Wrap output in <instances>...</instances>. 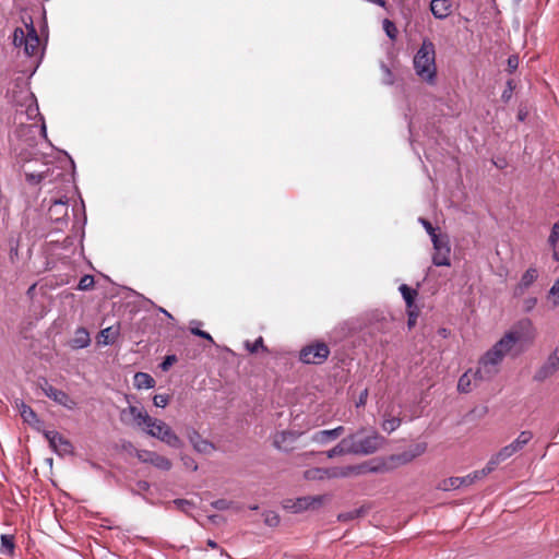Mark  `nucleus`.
Segmentation results:
<instances>
[{
	"label": "nucleus",
	"instance_id": "13d9d810",
	"mask_svg": "<svg viewBox=\"0 0 559 559\" xmlns=\"http://www.w3.org/2000/svg\"><path fill=\"white\" fill-rule=\"evenodd\" d=\"M554 259L555 260H559V255H558V252L556 250H554V254H552Z\"/></svg>",
	"mask_w": 559,
	"mask_h": 559
},
{
	"label": "nucleus",
	"instance_id": "5701e85b",
	"mask_svg": "<svg viewBox=\"0 0 559 559\" xmlns=\"http://www.w3.org/2000/svg\"><path fill=\"white\" fill-rule=\"evenodd\" d=\"M91 343L90 333L85 328H79L75 331L74 337L71 341V346L73 348H84L87 347Z\"/></svg>",
	"mask_w": 559,
	"mask_h": 559
},
{
	"label": "nucleus",
	"instance_id": "37998d69",
	"mask_svg": "<svg viewBox=\"0 0 559 559\" xmlns=\"http://www.w3.org/2000/svg\"><path fill=\"white\" fill-rule=\"evenodd\" d=\"M234 502L227 499H218L212 503V506L217 510H228L233 508Z\"/></svg>",
	"mask_w": 559,
	"mask_h": 559
},
{
	"label": "nucleus",
	"instance_id": "bb28decb",
	"mask_svg": "<svg viewBox=\"0 0 559 559\" xmlns=\"http://www.w3.org/2000/svg\"><path fill=\"white\" fill-rule=\"evenodd\" d=\"M399 289H400V292H401V294H402V296H403V298H404V300L406 302L407 309L415 308L414 301H415V298L418 295L417 290L411 288L406 284H402Z\"/></svg>",
	"mask_w": 559,
	"mask_h": 559
},
{
	"label": "nucleus",
	"instance_id": "5fc2aeb1",
	"mask_svg": "<svg viewBox=\"0 0 559 559\" xmlns=\"http://www.w3.org/2000/svg\"><path fill=\"white\" fill-rule=\"evenodd\" d=\"M415 450H416V452L413 456L420 455L426 451V444L425 443L416 444Z\"/></svg>",
	"mask_w": 559,
	"mask_h": 559
},
{
	"label": "nucleus",
	"instance_id": "2f4dec72",
	"mask_svg": "<svg viewBox=\"0 0 559 559\" xmlns=\"http://www.w3.org/2000/svg\"><path fill=\"white\" fill-rule=\"evenodd\" d=\"M245 347L251 354H255L259 349H261L265 353L269 352L267 347L264 345V341H263L262 336H259L253 343L246 341Z\"/></svg>",
	"mask_w": 559,
	"mask_h": 559
},
{
	"label": "nucleus",
	"instance_id": "aec40b11",
	"mask_svg": "<svg viewBox=\"0 0 559 559\" xmlns=\"http://www.w3.org/2000/svg\"><path fill=\"white\" fill-rule=\"evenodd\" d=\"M49 217L56 222L68 216V201L55 200L48 210Z\"/></svg>",
	"mask_w": 559,
	"mask_h": 559
},
{
	"label": "nucleus",
	"instance_id": "9d476101",
	"mask_svg": "<svg viewBox=\"0 0 559 559\" xmlns=\"http://www.w3.org/2000/svg\"><path fill=\"white\" fill-rule=\"evenodd\" d=\"M432 245L435 250L432 255V263L437 266H450L451 246L448 235L435 237V239H432Z\"/></svg>",
	"mask_w": 559,
	"mask_h": 559
},
{
	"label": "nucleus",
	"instance_id": "a211bd4d",
	"mask_svg": "<svg viewBox=\"0 0 559 559\" xmlns=\"http://www.w3.org/2000/svg\"><path fill=\"white\" fill-rule=\"evenodd\" d=\"M188 439L193 449L200 453L209 454L215 450L214 444L209 440L203 439L201 435L194 429L188 431Z\"/></svg>",
	"mask_w": 559,
	"mask_h": 559
},
{
	"label": "nucleus",
	"instance_id": "72a5a7b5",
	"mask_svg": "<svg viewBox=\"0 0 559 559\" xmlns=\"http://www.w3.org/2000/svg\"><path fill=\"white\" fill-rule=\"evenodd\" d=\"M306 480H324L323 467H312L304 472Z\"/></svg>",
	"mask_w": 559,
	"mask_h": 559
},
{
	"label": "nucleus",
	"instance_id": "09e8293b",
	"mask_svg": "<svg viewBox=\"0 0 559 559\" xmlns=\"http://www.w3.org/2000/svg\"><path fill=\"white\" fill-rule=\"evenodd\" d=\"M408 313V326L412 328L416 324V319L418 317V309L417 307L407 309Z\"/></svg>",
	"mask_w": 559,
	"mask_h": 559
},
{
	"label": "nucleus",
	"instance_id": "c03bdc74",
	"mask_svg": "<svg viewBox=\"0 0 559 559\" xmlns=\"http://www.w3.org/2000/svg\"><path fill=\"white\" fill-rule=\"evenodd\" d=\"M169 402V396L166 394H156L153 397V403L156 407H165Z\"/></svg>",
	"mask_w": 559,
	"mask_h": 559
},
{
	"label": "nucleus",
	"instance_id": "052dcab7",
	"mask_svg": "<svg viewBox=\"0 0 559 559\" xmlns=\"http://www.w3.org/2000/svg\"><path fill=\"white\" fill-rule=\"evenodd\" d=\"M221 554L222 555H226L227 557H229L228 554L224 549H221Z\"/></svg>",
	"mask_w": 559,
	"mask_h": 559
},
{
	"label": "nucleus",
	"instance_id": "cd10ccee",
	"mask_svg": "<svg viewBox=\"0 0 559 559\" xmlns=\"http://www.w3.org/2000/svg\"><path fill=\"white\" fill-rule=\"evenodd\" d=\"M20 414L23 420L29 425L39 423L36 413L32 409L31 406L24 403H22L20 406Z\"/></svg>",
	"mask_w": 559,
	"mask_h": 559
},
{
	"label": "nucleus",
	"instance_id": "bf43d9fd",
	"mask_svg": "<svg viewBox=\"0 0 559 559\" xmlns=\"http://www.w3.org/2000/svg\"><path fill=\"white\" fill-rule=\"evenodd\" d=\"M162 312H164L166 316L170 317V314H169V312H167V310L162 309Z\"/></svg>",
	"mask_w": 559,
	"mask_h": 559
},
{
	"label": "nucleus",
	"instance_id": "e433bc0d",
	"mask_svg": "<svg viewBox=\"0 0 559 559\" xmlns=\"http://www.w3.org/2000/svg\"><path fill=\"white\" fill-rule=\"evenodd\" d=\"M94 284H95L94 276L86 274L81 277V280L78 284V289L83 290V292L90 290L94 287Z\"/></svg>",
	"mask_w": 559,
	"mask_h": 559
},
{
	"label": "nucleus",
	"instance_id": "7c9ffc66",
	"mask_svg": "<svg viewBox=\"0 0 559 559\" xmlns=\"http://www.w3.org/2000/svg\"><path fill=\"white\" fill-rule=\"evenodd\" d=\"M366 511H367L366 508L360 507L358 509H354L348 512L340 513L337 519H338V521H342V522L353 521V520L359 519L361 516V514L366 513Z\"/></svg>",
	"mask_w": 559,
	"mask_h": 559
},
{
	"label": "nucleus",
	"instance_id": "c9c22d12",
	"mask_svg": "<svg viewBox=\"0 0 559 559\" xmlns=\"http://www.w3.org/2000/svg\"><path fill=\"white\" fill-rule=\"evenodd\" d=\"M401 425V419L397 418V417H390V418H384L383 423H382V428L384 431L386 432H393L394 430H396Z\"/></svg>",
	"mask_w": 559,
	"mask_h": 559
},
{
	"label": "nucleus",
	"instance_id": "603ef678",
	"mask_svg": "<svg viewBox=\"0 0 559 559\" xmlns=\"http://www.w3.org/2000/svg\"><path fill=\"white\" fill-rule=\"evenodd\" d=\"M519 66V59L516 56H510L508 58V69L510 72H513L514 70H516Z\"/></svg>",
	"mask_w": 559,
	"mask_h": 559
},
{
	"label": "nucleus",
	"instance_id": "f03ea898",
	"mask_svg": "<svg viewBox=\"0 0 559 559\" xmlns=\"http://www.w3.org/2000/svg\"><path fill=\"white\" fill-rule=\"evenodd\" d=\"M385 442L383 436L372 428L360 427L348 433L346 437L330 450L325 451L328 459L343 455L366 456L376 453Z\"/></svg>",
	"mask_w": 559,
	"mask_h": 559
},
{
	"label": "nucleus",
	"instance_id": "79ce46f5",
	"mask_svg": "<svg viewBox=\"0 0 559 559\" xmlns=\"http://www.w3.org/2000/svg\"><path fill=\"white\" fill-rule=\"evenodd\" d=\"M549 297H554L552 305L555 307L559 305V278L551 286L549 290Z\"/></svg>",
	"mask_w": 559,
	"mask_h": 559
},
{
	"label": "nucleus",
	"instance_id": "a18cd8bd",
	"mask_svg": "<svg viewBox=\"0 0 559 559\" xmlns=\"http://www.w3.org/2000/svg\"><path fill=\"white\" fill-rule=\"evenodd\" d=\"M536 304H537V298H535V297L525 298L523 301V311L524 312L532 311L535 308Z\"/></svg>",
	"mask_w": 559,
	"mask_h": 559
},
{
	"label": "nucleus",
	"instance_id": "4d7b16f0",
	"mask_svg": "<svg viewBox=\"0 0 559 559\" xmlns=\"http://www.w3.org/2000/svg\"><path fill=\"white\" fill-rule=\"evenodd\" d=\"M207 546H210L213 549L218 547L216 542H214L213 539L207 540Z\"/></svg>",
	"mask_w": 559,
	"mask_h": 559
},
{
	"label": "nucleus",
	"instance_id": "39448f33",
	"mask_svg": "<svg viewBox=\"0 0 559 559\" xmlns=\"http://www.w3.org/2000/svg\"><path fill=\"white\" fill-rule=\"evenodd\" d=\"M331 500L330 495L305 496L283 501V508L292 513L319 510Z\"/></svg>",
	"mask_w": 559,
	"mask_h": 559
},
{
	"label": "nucleus",
	"instance_id": "f3484780",
	"mask_svg": "<svg viewBox=\"0 0 559 559\" xmlns=\"http://www.w3.org/2000/svg\"><path fill=\"white\" fill-rule=\"evenodd\" d=\"M538 277V271L536 267H528L525 273L521 276V280L520 282L515 285L514 289H513V295L514 297H520L522 295H524V293L526 292V289H528L531 287V285H533V283L537 280Z\"/></svg>",
	"mask_w": 559,
	"mask_h": 559
},
{
	"label": "nucleus",
	"instance_id": "1a4fd4ad",
	"mask_svg": "<svg viewBox=\"0 0 559 559\" xmlns=\"http://www.w3.org/2000/svg\"><path fill=\"white\" fill-rule=\"evenodd\" d=\"M330 353V348L325 343L314 342L301 348L299 359L304 364L321 365L329 358Z\"/></svg>",
	"mask_w": 559,
	"mask_h": 559
},
{
	"label": "nucleus",
	"instance_id": "a19ab883",
	"mask_svg": "<svg viewBox=\"0 0 559 559\" xmlns=\"http://www.w3.org/2000/svg\"><path fill=\"white\" fill-rule=\"evenodd\" d=\"M420 223L423 224V226L425 227L426 231L431 237V240L435 239V237H441V236L444 235V234H437L436 229L433 228V226L431 225V223L429 221H427L425 218H420Z\"/></svg>",
	"mask_w": 559,
	"mask_h": 559
},
{
	"label": "nucleus",
	"instance_id": "393cba45",
	"mask_svg": "<svg viewBox=\"0 0 559 559\" xmlns=\"http://www.w3.org/2000/svg\"><path fill=\"white\" fill-rule=\"evenodd\" d=\"M133 384L136 389H152L155 385L154 378L145 372H136L134 374Z\"/></svg>",
	"mask_w": 559,
	"mask_h": 559
},
{
	"label": "nucleus",
	"instance_id": "20e7f679",
	"mask_svg": "<svg viewBox=\"0 0 559 559\" xmlns=\"http://www.w3.org/2000/svg\"><path fill=\"white\" fill-rule=\"evenodd\" d=\"M533 439V432L530 430L521 431L520 435L511 443L501 448L497 453L490 456L488 464L492 471L497 466L522 451Z\"/></svg>",
	"mask_w": 559,
	"mask_h": 559
},
{
	"label": "nucleus",
	"instance_id": "412c9836",
	"mask_svg": "<svg viewBox=\"0 0 559 559\" xmlns=\"http://www.w3.org/2000/svg\"><path fill=\"white\" fill-rule=\"evenodd\" d=\"M450 9L449 0H432L430 3L431 13L436 19H445L450 14Z\"/></svg>",
	"mask_w": 559,
	"mask_h": 559
},
{
	"label": "nucleus",
	"instance_id": "ddd939ff",
	"mask_svg": "<svg viewBox=\"0 0 559 559\" xmlns=\"http://www.w3.org/2000/svg\"><path fill=\"white\" fill-rule=\"evenodd\" d=\"M136 457L139 459V461L152 464L153 466L162 471H169L173 466V463L169 459L154 451L139 450L136 451Z\"/></svg>",
	"mask_w": 559,
	"mask_h": 559
},
{
	"label": "nucleus",
	"instance_id": "6e6552de",
	"mask_svg": "<svg viewBox=\"0 0 559 559\" xmlns=\"http://www.w3.org/2000/svg\"><path fill=\"white\" fill-rule=\"evenodd\" d=\"M491 472V467L487 463L486 466L481 469L474 471L473 473L463 476V477H450L448 479H444L439 488L442 490H452V489H459L461 487H467L474 484L477 480H480L485 478L487 475H489Z\"/></svg>",
	"mask_w": 559,
	"mask_h": 559
},
{
	"label": "nucleus",
	"instance_id": "f8f14e48",
	"mask_svg": "<svg viewBox=\"0 0 559 559\" xmlns=\"http://www.w3.org/2000/svg\"><path fill=\"white\" fill-rule=\"evenodd\" d=\"M559 371V346L547 357L545 362L535 371L533 379L543 382Z\"/></svg>",
	"mask_w": 559,
	"mask_h": 559
},
{
	"label": "nucleus",
	"instance_id": "864d4df0",
	"mask_svg": "<svg viewBox=\"0 0 559 559\" xmlns=\"http://www.w3.org/2000/svg\"><path fill=\"white\" fill-rule=\"evenodd\" d=\"M367 396H368V390H364L359 396V401L357 403V406H361V405H365L366 403V400H367Z\"/></svg>",
	"mask_w": 559,
	"mask_h": 559
},
{
	"label": "nucleus",
	"instance_id": "9b49d317",
	"mask_svg": "<svg viewBox=\"0 0 559 559\" xmlns=\"http://www.w3.org/2000/svg\"><path fill=\"white\" fill-rule=\"evenodd\" d=\"M38 385L47 397L68 409H73L76 406V403L64 391L52 386L47 379L39 381Z\"/></svg>",
	"mask_w": 559,
	"mask_h": 559
},
{
	"label": "nucleus",
	"instance_id": "58836bf2",
	"mask_svg": "<svg viewBox=\"0 0 559 559\" xmlns=\"http://www.w3.org/2000/svg\"><path fill=\"white\" fill-rule=\"evenodd\" d=\"M559 240V223H555L548 237V243L555 249Z\"/></svg>",
	"mask_w": 559,
	"mask_h": 559
},
{
	"label": "nucleus",
	"instance_id": "2eb2a0df",
	"mask_svg": "<svg viewBox=\"0 0 559 559\" xmlns=\"http://www.w3.org/2000/svg\"><path fill=\"white\" fill-rule=\"evenodd\" d=\"M120 417L124 423H127L129 418L133 419L135 425L141 428H144L152 418L144 408L133 405H130L128 408H123L120 413Z\"/></svg>",
	"mask_w": 559,
	"mask_h": 559
},
{
	"label": "nucleus",
	"instance_id": "de8ad7c7",
	"mask_svg": "<svg viewBox=\"0 0 559 559\" xmlns=\"http://www.w3.org/2000/svg\"><path fill=\"white\" fill-rule=\"evenodd\" d=\"M176 361H177V357L175 355H168L165 357L164 361L160 364V368L164 371H167Z\"/></svg>",
	"mask_w": 559,
	"mask_h": 559
},
{
	"label": "nucleus",
	"instance_id": "ea45409f",
	"mask_svg": "<svg viewBox=\"0 0 559 559\" xmlns=\"http://www.w3.org/2000/svg\"><path fill=\"white\" fill-rule=\"evenodd\" d=\"M25 177L27 182L36 185L39 183L45 178V173H25Z\"/></svg>",
	"mask_w": 559,
	"mask_h": 559
},
{
	"label": "nucleus",
	"instance_id": "f704fd0d",
	"mask_svg": "<svg viewBox=\"0 0 559 559\" xmlns=\"http://www.w3.org/2000/svg\"><path fill=\"white\" fill-rule=\"evenodd\" d=\"M383 31L385 32L386 36L391 40H395L396 39L399 31H397V27L394 24V22H392L389 19H384L383 20Z\"/></svg>",
	"mask_w": 559,
	"mask_h": 559
},
{
	"label": "nucleus",
	"instance_id": "473e14b6",
	"mask_svg": "<svg viewBox=\"0 0 559 559\" xmlns=\"http://www.w3.org/2000/svg\"><path fill=\"white\" fill-rule=\"evenodd\" d=\"M28 27H29V24H26V31H24L21 27H17V28L14 29V33H13V44L16 47L24 46V43H25V40L28 37Z\"/></svg>",
	"mask_w": 559,
	"mask_h": 559
},
{
	"label": "nucleus",
	"instance_id": "a878e982",
	"mask_svg": "<svg viewBox=\"0 0 559 559\" xmlns=\"http://www.w3.org/2000/svg\"><path fill=\"white\" fill-rule=\"evenodd\" d=\"M118 333V329L112 326L103 329L98 335V343L103 345L112 344L116 341Z\"/></svg>",
	"mask_w": 559,
	"mask_h": 559
},
{
	"label": "nucleus",
	"instance_id": "6e6d98bb",
	"mask_svg": "<svg viewBox=\"0 0 559 559\" xmlns=\"http://www.w3.org/2000/svg\"><path fill=\"white\" fill-rule=\"evenodd\" d=\"M175 503L178 504L179 507L189 506V502L187 500H176Z\"/></svg>",
	"mask_w": 559,
	"mask_h": 559
},
{
	"label": "nucleus",
	"instance_id": "8fccbe9b",
	"mask_svg": "<svg viewBox=\"0 0 559 559\" xmlns=\"http://www.w3.org/2000/svg\"><path fill=\"white\" fill-rule=\"evenodd\" d=\"M280 522V518L276 512L269 511L265 513V524H277Z\"/></svg>",
	"mask_w": 559,
	"mask_h": 559
},
{
	"label": "nucleus",
	"instance_id": "4468645a",
	"mask_svg": "<svg viewBox=\"0 0 559 559\" xmlns=\"http://www.w3.org/2000/svg\"><path fill=\"white\" fill-rule=\"evenodd\" d=\"M344 432V426H337L333 429L318 430L310 436V441L318 445H328L337 440Z\"/></svg>",
	"mask_w": 559,
	"mask_h": 559
},
{
	"label": "nucleus",
	"instance_id": "c85d7f7f",
	"mask_svg": "<svg viewBox=\"0 0 559 559\" xmlns=\"http://www.w3.org/2000/svg\"><path fill=\"white\" fill-rule=\"evenodd\" d=\"M0 552L3 555H13L14 552V536L3 534L1 535V548Z\"/></svg>",
	"mask_w": 559,
	"mask_h": 559
},
{
	"label": "nucleus",
	"instance_id": "7ed1b4c3",
	"mask_svg": "<svg viewBox=\"0 0 559 559\" xmlns=\"http://www.w3.org/2000/svg\"><path fill=\"white\" fill-rule=\"evenodd\" d=\"M414 69L416 74L430 85L436 83L437 66H436V48L433 43L425 38L420 48L414 56Z\"/></svg>",
	"mask_w": 559,
	"mask_h": 559
},
{
	"label": "nucleus",
	"instance_id": "6ab92c4d",
	"mask_svg": "<svg viewBox=\"0 0 559 559\" xmlns=\"http://www.w3.org/2000/svg\"><path fill=\"white\" fill-rule=\"evenodd\" d=\"M40 40L38 34L31 22L28 27V37L24 43V52L28 57L36 56L39 51Z\"/></svg>",
	"mask_w": 559,
	"mask_h": 559
},
{
	"label": "nucleus",
	"instance_id": "423d86ee",
	"mask_svg": "<svg viewBox=\"0 0 559 559\" xmlns=\"http://www.w3.org/2000/svg\"><path fill=\"white\" fill-rule=\"evenodd\" d=\"M146 433L151 437L157 438L160 441L165 442L169 447L175 449H179L182 445L180 438L175 433V431L163 420L151 418V421L146 424L143 428Z\"/></svg>",
	"mask_w": 559,
	"mask_h": 559
},
{
	"label": "nucleus",
	"instance_id": "49530a36",
	"mask_svg": "<svg viewBox=\"0 0 559 559\" xmlns=\"http://www.w3.org/2000/svg\"><path fill=\"white\" fill-rule=\"evenodd\" d=\"M314 455V452H305L295 456V464L300 466L306 463L308 459Z\"/></svg>",
	"mask_w": 559,
	"mask_h": 559
},
{
	"label": "nucleus",
	"instance_id": "3c124183",
	"mask_svg": "<svg viewBox=\"0 0 559 559\" xmlns=\"http://www.w3.org/2000/svg\"><path fill=\"white\" fill-rule=\"evenodd\" d=\"M181 460L183 462V465L187 468H190L192 471H197L198 469V464L194 462V460L192 457H190V456H182Z\"/></svg>",
	"mask_w": 559,
	"mask_h": 559
},
{
	"label": "nucleus",
	"instance_id": "b1692460",
	"mask_svg": "<svg viewBox=\"0 0 559 559\" xmlns=\"http://www.w3.org/2000/svg\"><path fill=\"white\" fill-rule=\"evenodd\" d=\"M296 440V435L294 432H290V431H281V432H277L275 436H274V440H273V444L275 448H277L278 450H288L287 448V443L288 442H294Z\"/></svg>",
	"mask_w": 559,
	"mask_h": 559
},
{
	"label": "nucleus",
	"instance_id": "f257e3e1",
	"mask_svg": "<svg viewBox=\"0 0 559 559\" xmlns=\"http://www.w3.org/2000/svg\"><path fill=\"white\" fill-rule=\"evenodd\" d=\"M534 337L533 322L527 318L520 320L511 331L507 332L480 357L475 378L481 381L491 380L499 372L503 358L511 353L515 344L523 338L532 341Z\"/></svg>",
	"mask_w": 559,
	"mask_h": 559
},
{
	"label": "nucleus",
	"instance_id": "4be33fe9",
	"mask_svg": "<svg viewBox=\"0 0 559 559\" xmlns=\"http://www.w3.org/2000/svg\"><path fill=\"white\" fill-rule=\"evenodd\" d=\"M473 381L476 383L477 381H480L479 379L475 378V372L472 371V369L464 372L457 382V390L461 393H468L473 389Z\"/></svg>",
	"mask_w": 559,
	"mask_h": 559
},
{
	"label": "nucleus",
	"instance_id": "c756f323",
	"mask_svg": "<svg viewBox=\"0 0 559 559\" xmlns=\"http://www.w3.org/2000/svg\"><path fill=\"white\" fill-rule=\"evenodd\" d=\"M201 325H202V322H200V321H191L190 328H189L191 334L202 337V338L209 341L211 344H215L211 334H209L207 332L200 329Z\"/></svg>",
	"mask_w": 559,
	"mask_h": 559
},
{
	"label": "nucleus",
	"instance_id": "dca6fc26",
	"mask_svg": "<svg viewBox=\"0 0 559 559\" xmlns=\"http://www.w3.org/2000/svg\"><path fill=\"white\" fill-rule=\"evenodd\" d=\"M45 438L49 442V445L58 453V454H69L72 452L73 447L72 443L64 438L58 431H46L44 433Z\"/></svg>",
	"mask_w": 559,
	"mask_h": 559
},
{
	"label": "nucleus",
	"instance_id": "0eeeda50",
	"mask_svg": "<svg viewBox=\"0 0 559 559\" xmlns=\"http://www.w3.org/2000/svg\"><path fill=\"white\" fill-rule=\"evenodd\" d=\"M374 472H378V467L370 466V464L367 462L356 465L323 467L324 480L349 478L353 476H359Z\"/></svg>",
	"mask_w": 559,
	"mask_h": 559
},
{
	"label": "nucleus",
	"instance_id": "4c0bfd02",
	"mask_svg": "<svg viewBox=\"0 0 559 559\" xmlns=\"http://www.w3.org/2000/svg\"><path fill=\"white\" fill-rule=\"evenodd\" d=\"M9 260L12 264H16L20 261L19 255V242L15 240L10 241Z\"/></svg>",
	"mask_w": 559,
	"mask_h": 559
}]
</instances>
